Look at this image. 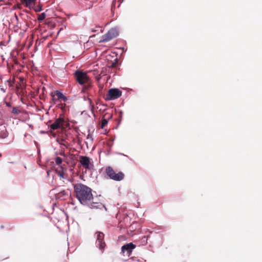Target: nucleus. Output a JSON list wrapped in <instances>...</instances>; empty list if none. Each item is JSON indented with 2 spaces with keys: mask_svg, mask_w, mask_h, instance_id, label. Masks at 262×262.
Segmentation results:
<instances>
[{
  "mask_svg": "<svg viewBox=\"0 0 262 262\" xmlns=\"http://www.w3.org/2000/svg\"><path fill=\"white\" fill-rule=\"evenodd\" d=\"M76 196L80 203L84 205H90L91 208H97L98 203L93 202V195L92 189L86 185L77 184L74 187Z\"/></svg>",
  "mask_w": 262,
  "mask_h": 262,
  "instance_id": "f257e3e1",
  "label": "nucleus"
},
{
  "mask_svg": "<svg viewBox=\"0 0 262 262\" xmlns=\"http://www.w3.org/2000/svg\"><path fill=\"white\" fill-rule=\"evenodd\" d=\"M74 77L76 81L80 85L86 84L83 89H88L91 87V80L86 72L81 70H77L74 73Z\"/></svg>",
  "mask_w": 262,
  "mask_h": 262,
  "instance_id": "f03ea898",
  "label": "nucleus"
},
{
  "mask_svg": "<svg viewBox=\"0 0 262 262\" xmlns=\"http://www.w3.org/2000/svg\"><path fill=\"white\" fill-rule=\"evenodd\" d=\"M105 171L110 179L116 181H121L124 178V174L122 172L119 171L116 173L111 166H107L105 168Z\"/></svg>",
  "mask_w": 262,
  "mask_h": 262,
  "instance_id": "7ed1b4c3",
  "label": "nucleus"
},
{
  "mask_svg": "<svg viewBox=\"0 0 262 262\" xmlns=\"http://www.w3.org/2000/svg\"><path fill=\"white\" fill-rule=\"evenodd\" d=\"M119 35V32L116 28H111L107 33L102 35L99 42H106L114 38L117 37Z\"/></svg>",
  "mask_w": 262,
  "mask_h": 262,
  "instance_id": "20e7f679",
  "label": "nucleus"
},
{
  "mask_svg": "<svg viewBox=\"0 0 262 262\" xmlns=\"http://www.w3.org/2000/svg\"><path fill=\"white\" fill-rule=\"evenodd\" d=\"M122 95V92L118 89H111L106 95V100H115L119 98Z\"/></svg>",
  "mask_w": 262,
  "mask_h": 262,
  "instance_id": "39448f33",
  "label": "nucleus"
},
{
  "mask_svg": "<svg viewBox=\"0 0 262 262\" xmlns=\"http://www.w3.org/2000/svg\"><path fill=\"white\" fill-rule=\"evenodd\" d=\"M96 233L97 235L96 244L100 250H103L105 247V243L103 240L104 235L103 233L100 232H98Z\"/></svg>",
  "mask_w": 262,
  "mask_h": 262,
  "instance_id": "423d86ee",
  "label": "nucleus"
},
{
  "mask_svg": "<svg viewBox=\"0 0 262 262\" xmlns=\"http://www.w3.org/2000/svg\"><path fill=\"white\" fill-rule=\"evenodd\" d=\"M65 123L64 119L62 117H59L56 119L55 121L50 125L51 129L55 130L60 128L63 126Z\"/></svg>",
  "mask_w": 262,
  "mask_h": 262,
  "instance_id": "0eeeda50",
  "label": "nucleus"
},
{
  "mask_svg": "<svg viewBox=\"0 0 262 262\" xmlns=\"http://www.w3.org/2000/svg\"><path fill=\"white\" fill-rule=\"evenodd\" d=\"M79 162L86 169H91L93 166V164L91 163L90 159L88 157L80 156Z\"/></svg>",
  "mask_w": 262,
  "mask_h": 262,
  "instance_id": "6e6552de",
  "label": "nucleus"
},
{
  "mask_svg": "<svg viewBox=\"0 0 262 262\" xmlns=\"http://www.w3.org/2000/svg\"><path fill=\"white\" fill-rule=\"evenodd\" d=\"M136 248V245L132 243L126 244L124 245L121 248L122 252L124 253L127 252L128 255L132 253V250Z\"/></svg>",
  "mask_w": 262,
  "mask_h": 262,
  "instance_id": "1a4fd4ad",
  "label": "nucleus"
},
{
  "mask_svg": "<svg viewBox=\"0 0 262 262\" xmlns=\"http://www.w3.org/2000/svg\"><path fill=\"white\" fill-rule=\"evenodd\" d=\"M56 96L57 97V99H56L54 97V96H52V100L54 101V103H56L57 101H63V102H66L67 100V98L62 93L58 91H56L55 92Z\"/></svg>",
  "mask_w": 262,
  "mask_h": 262,
  "instance_id": "9d476101",
  "label": "nucleus"
},
{
  "mask_svg": "<svg viewBox=\"0 0 262 262\" xmlns=\"http://www.w3.org/2000/svg\"><path fill=\"white\" fill-rule=\"evenodd\" d=\"M23 4H25L26 7L31 8L35 5V0H21Z\"/></svg>",
  "mask_w": 262,
  "mask_h": 262,
  "instance_id": "9b49d317",
  "label": "nucleus"
},
{
  "mask_svg": "<svg viewBox=\"0 0 262 262\" xmlns=\"http://www.w3.org/2000/svg\"><path fill=\"white\" fill-rule=\"evenodd\" d=\"M8 135L9 133L5 126L0 128V138L5 139L8 136Z\"/></svg>",
  "mask_w": 262,
  "mask_h": 262,
  "instance_id": "f8f14e48",
  "label": "nucleus"
},
{
  "mask_svg": "<svg viewBox=\"0 0 262 262\" xmlns=\"http://www.w3.org/2000/svg\"><path fill=\"white\" fill-rule=\"evenodd\" d=\"M57 107L62 110L63 113L66 112V104L65 103H59L57 104Z\"/></svg>",
  "mask_w": 262,
  "mask_h": 262,
  "instance_id": "ddd939ff",
  "label": "nucleus"
},
{
  "mask_svg": "<svg viewBox=\"0 0 262 262\" xmlns=\"http://www.w3.org/2000/svg\"><path fill=\"white\" fill-rule=\"evenodd\" d=\"M22 113V111L18 109L17 107H13L12 110V113L15 115H18Z\"/></svg>",
  "mask_w": 262,
  "mask_h": 262,
  "instance_id": "4468645a",
  "label": "nucleus"
},
{
  "mask_svg": "<svg viewBox=\"0 0 262 262\" xmlns=\"http://www.w3.org/2000/svg\"><path fill=\"white\" fill-rule=\"evenodd\" d=\"M62 159L60 157H57L55 159V162L56 164L58 165H60L62 163Z\"/></svg>",
  "mask_w": 262,
  "mask_h": 262,
  "instance_id": "2eb2a0df",
  "label": "nucleus"
},
{
  "mask_svg": "<svg viewBox=\"0 0 262 262\" xmlns=\"http://www.w3.org/2000/svg\"><path fill=\"white\" fill-rule=\"evenodd\" d=\"M46 17V14L45 13H42L40 14L38 17V19L39 21L43 20Z\"/></svg>",
  "mask_w": 262,
  "mask_h": 262,
  "instance_id": "dca6fc26",
  "label": "nucleus"
},
{
  "mask_svg": "<svg viewBox=\"0 0 262 262\" xmlns=\"http://www.w3.org/2000/svg\"><path fill=\"white\" fill-rule=\"evenodd\" d=\"M107 123H108V121L106 119H105L104 118L101 121V128H104L106 125Z\"/></svg>",
  "mask_w": 262,
  "mask_h": 262,
  "instance_id": "f3484780",
  "label": "nucleus"
},
{
  "mask_svg": "<svg viewBox=\"0 0 262 262\" xmlns=\"http://www.w3.org/2000/svg\"><path fill=\"white\" fill-rule=\"evenodd\" d=\"M58 175L62 179H64L65 177H64V173L63 172V171H59L58 172Z\"/></svg>",
  "mask_w": 262,
  "mask_h": 262,
  "instance_id": "a211bd4d",
  "label": "nucleus"
},
{
  "mask_svg": "<svg viewBox=\"0 0 262 262\" xmlns=\"http://www.w3.org/2000/svg\"><path fill=\"white\" fill-rule=\"evenodd\" d=\"M41 10V9L40 7H38V8H36V9H35V11L36 12H39V11H40Z\"/></svg>",
  "mask_w": 262,
  "mask_h": 262,
  "instance_id": "6ab92c4d",
  "label": "nucleus"
},
{
  "mask_svg": "<svg viewBox=\"0 0 262 262\" xmlns=\"http://www.w3.org/2000/svg\"><path fill=\"white\" fill-rule=\"evenodd\" d=\"M61 142H59V144H62V145H65V144L63 143V142H64V140L62 139V140H61Z\"/></svg>",
  "mask_w": 262,
  "mask_h": 262,
  "instance_id": "aec40b11",
  "label": "nucleus"
},
{
  "mask_svg": "<svg viewBox=\"0 0 262 262\" xmlns=\"http://www.w3.org/2000/svg\"><path fill=\"white\" fill-rule=\"evenodd\" d=\"M116 66V63H112V65L111 66V67L112 68H114Z\"/></svg>",
  "mask_w": 262,
  "mask_h": 262,
  "instance_id": "412c9836",
  "label": "nucleus"
},
{
  "mask_svg": "<svg viewBox=\"0 0 262 262\" xmlns=\"http://www.w3.org/2000/svg\"><path fill=\"white\" fill-rule=\"evenodd\" d=\"M92 32H95V31H96V30H94L92 29Z\"/></svg>",
  "mask_w": 262,
  "mask_h": 262,
  "instance_id": "4be33fe9",
  "label": "nucleus"
}]
</instances>
